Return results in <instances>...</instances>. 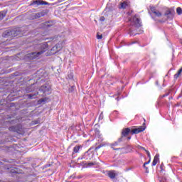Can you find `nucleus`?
<instances>
[{
  "instance_id": "24",
  "label": "nucleus",
  "mask_w": 182,
  "mask_h": 182,
  "mask_svg": "<svg viewBox=\"0 0 182 182\" xmlns=\"http://www.w3.org/2000/svg\"><path fill=\"white\" fill-rule=\"evenodd\" d=\"M55 49H58V46H54L51 50H55Z\"/></svg>"
},
{
  "instance_id": "20",
  "label": "nucleus",
  "mask_w": 182,
  "mask_h": 182,
  "mask_svg": "<svg viewBox=\"0 0 182 182\" xmlns=\"http://www.w3.org/2000/svg\"><path fill=\"white\" fill-rule=\"evenodd\" d=\"M150 161H151V159H149V160L147 162L144 164V167H146V165L147 164H150Z\"/></svg>"
},
{
  "instance_id": "2",
  "label": "nucleus",
  "mask_w": 182,
  "mask_h": 182,
  "mask_svg": "<svg viewBox=\"0 0 182 182\" xmlns=\"http://www.w3.org/2000/svg\"><path fill=\"white\" fill-rule=\"evenodd\" d=\"M146 130L145 127H139V128L133 129L130 130L129 128L124 129L122 131V136L126 137L129 134V133H132V134H138V133H141V132H144Z\"/></svg>"
},
{
  "instance_id": "16",
  "label": "nucleus",
  "mask_w": 182,
  "mask_h": 182,
  "mask_svg": "<svg viewBox=\"0 0 182 182\" xmlns=\"http://www.w3.org/2000/svg\"><path fill=\"white\" fill-rule=\"evenodd\" d=\"M79 150H80V146H76L74 147V153H79Z\"/></svg>"
},
{
  "instance_id": "23",
  "label": "nucleus",
  "mask_w": 182,
  "mask_h": 182,
  "mask_svg": "<svg viewBox=\"0 0 182 182\" xmlns=\"http://www.w3.org/2000/svg\"><path fill=\"white\" fill-rule=\"evenodd\" d=\"M94 164H93V163L91 162V163H88V165H87V166H89L90 167V166H94Z\"/></svg>"
},
{
  "instance_id": "27",
  "label": "nucleus",
  "mask_w": 182,
  "mask_h": 182,
  "mask_svg": "<svg viewBox=\"0 0 182 182\" xmlns=\"http://www.w3.org/2000/svg\"><path fill=\"white\" fill-rule=\"evenodd\" d=\"M118 141H119V143H120V141H122V139H119L118 140Z\"/></svg>"
},
{
  "instance_id": "15",
  "label": "nucleus",
  "mask_w": 182,
  "mask_h": 182,
  "mask_svg": "<svg viewBox=\"0 0 182 182\" xmlns=\"http://www.w3.org/2000/svg\"><path fill=\"white\" fill-rule=\"evenodd\" d=\"M176 13L178 14V15H181L182 14V9L181 7H178L176 9Z\"/></svg>"
},
{
  "instance_id": "1",
  "label": "nucleus",
  "mask_w": 182,
  "mask_h": 182,
  "mask_svg": "<svg viewBox=\"0 0 182 182\" xmlns=\"http://www.w3.org/2000/svg\"><path fill=\"white\" fill-rule=\"evenodd\" d=\"M38 48L40 49V51L29 53L28 55V58H29V59H38V58H39L42 53L46 52V49H48V45L46 43H41L38 45Z\"/></svg>"
},
{
  "instance_id": "14",
  "label": "nucleus",
  "mask_w": 182,
  "mask_h": 182,
  "mask_svg": "<svg viewBox=\"0 0 182 182\" xmlns=\"http://www.w3.org/2000/svg\"><path fill=\"white\" fill-rule=\"evenodd\" d=\"M4 16H6V11L0 12V19H2Z\"/></svg>"
},
{
  "instance_id": "9",
  "label": "nucleus",
  "mask_w": 182,
  "mask_h": 182,
  "mask_svg": "<svg viewBox=\"0 0 182 182\" xmlns=\"http://www.w3.org/2000/svg\"><path fill=\"white\" fill-rule=\"evenodd\" d=\"M127 6H129V4L127 1H124L123 3H121L120 4V9H126Z\"/></svg>"
},
{
  "instance_id": "26",
  "label": "nucleus",
  "mask_w": 182,
  "mask_h": 182,
  "mask_svg": "<svg viewBox=\"0 0 182 182\" xmlns=\"http://www.w3.org/2000/svg\"><path fill=\"white\" fill-rule=\"evenodd\" d=\"M142 150H144L146 151V149L144 147H141Z\"/></svg>"
},
{
  "instance_id": "30",
  "label": "nucleus",
  "mask_w": 182,
  "mask_h": 182,
  "mask_svg": "<svg viewBox=\"0 0 182 182\" xmlns=\"http://www.w3.org/2000/svg\"><path fill=\"white\" fill-rule=\"evenodd\" d=\"M117 100H119V98H117Z\"/></svg>"
},
{
  "instance_id": "19",
  "label": "nucleus",
  "mask_w": 182,
  "mask_h": 182,
  "mask_svg": "<svg viewBox=\"0 0 182 182\" xmlns=\"http://www.w3.org/2000/svg\"><path fill=\"white\" fill-rule=\"evenodd\" d=\"M103 38V36L102 34H99V33L97 34V39H102Z\"/></svg>"
},
{
  "instance_id": "25",
  "label": "nucleus",
  "mask_w": 182,
  "mask_h": 182,
  "mask_svg": "<svg viewBox=\"0 0 182 182\" xmlns=\"http://www.w3.org/2000/svg\"><path fill=\"white\" fill-rule=\"evenodd\" d=\"M13 129H14V127H11L9 128V130H14Z\"/></svg>"
},
{
  "instance_id": "11",
  "label": "nucleus",
  "mask_w": 182,
  "mask_h": 182,
  "mask_svg": "<svg viewBox=\"0 0 182 182\" xmlns=\"http://www.w3.org/2000/svg\"><path fill=\"white\" fill-rule=\"evenodd\" d=\"M182 68L178 71L176 74L174 75V79H178L179 76L181 75Z\"/></svg>"
},
{
  "instance_id": "6",
  "label": "nucleus",
  "mask_w": 182,
  "mask_h": 182,
  "mask_svg": "<svg viewBox=\"0 0 182 182\" xmlns=\"http://www.w3.org/2000/svg\"><path fill=\"white\" fill-rule=\"evenodd\" d=\"M151 11L152 12V14H154V15L155 16H156L157 18H160L161 16V12H160V11L157 10L156 9V7H151Z\"/></svg>"
},
{
  "instance_id": "18",
  "label": "nucleus",
  "mask_w": 182,
  "mask_h": 182,
  "mask_svg": "<svg viewBox=\"0 0 182 182\" xmlns=\"http://www.w3.org/2000/svg\"><path fill=\"white\" fill-rule=\"evenodd\" d=\"M149 159H150V160H151V155H150V151H149L148 150H145Z\"/></svg>"
},
{
  "instance_id": "29",
  "label": "nucleus",
  "mask_w": 182,
  "mask_h": 182,
  "mask_svg": "<svg viewBox=\"0 0 182 182\" xmlns=\"http://www.w3.org/2000/svg\"><path fill=\"white\" fill-rule=\"evenodd\" d=\"M41 102H45V100H42V101Z\"/></svg>"
},
{
  "instance_id": "28",
  "label": "nucleus",
  "mask_w": 182,
  "mask_h": 182,
  "mask_svg": "<svg viewBox=\"0 0 182 182\" xmlns=\"http://www.w3.org/2000/svg\"><path fill=\"white\" fill-rule=\"evenodd\" d=\"M127 139H128V140H130V139H132V137H131V136H129V137H128Z\"/></svg>"
},
{
  "instance_id": "3",
  "label": "nucleus",
  "mask_w": 182,
  "mask_h": 182,
  "mask_svg": "<svg viewBox=\"0 0 182 182\" xmlns=\"http://www.w3.org/2000/svg\"><path fill=\"white\" fill-rule=\"evenodd\" d=\"M130 22L134 25V26H136V28H139L141 26V21H140V18L137 17V16H135L133 18L129 20Z\"/></svg>"
},
{
  "instance_id": "13",
  "label": "nucleus",
  "mask_w": 182,
  "mask_h": 182,
  "mask_svg": "<svg viewBox=\"0 0 182 182\" xmlns=\"http://www.w3.org/2000/svg\"><path fill=\"white\" fill-rule=\"evenodd\" d=\"M119 145V142H114L113 144H111V149H113V150H119L120 149H116L114 148L115 146H118Z\"/></svg>"
},
{
  "instance_id": "8",
  "label": "nucleus",
  "mask_w": 182,
  "mask_h": 182,
  "mask_svg": "<svg viewBox=\"0 0 182 182\" xmlns=\"http://www.w3.org/2000/svg\"><path fill=\"white\" fill-rule=\"evenodd\" d=\"M160 156L159 154H156L155 156H154V161L152 162V166H156V164H157V162L159 161V158Z\"/></svg>"
},
{
  "instance_id": "5",
  "label": "nucleus",
  "mask_w": 182,
  "mask_h": 182,
  "mask_svg": "<svg viewBox=\"0 0 182 182\" xmlns=\"http://www.w3.org/2000/svg\"><path fill=\"white\" fill-rule=\"evenodd\" d=\"M16 30H7L3 33V36L6 38V36H16Z\"/></svg>"
},
{
  "instance_id": "12",
  "label": "nucleus",
  "mask_w": 182,
  "mask_h": 182,
  "mask_svg": "<svg viewBox=\"0 0 182 182\" xmlns=\"http://www.w3.org/2000/svg\"><path fill=\"white\" fill-rule=\"evenodd\" d=\"M41 90H42V92H43V93H46V92L49 91V87H46V86H42L41 87Z\"/></svg>"
},
{
  "instance_id": "7",
  "label": "nucleus",
  "mask_w": 182,
  "mask_h": 182,
  "mask_svg": "<svg viewBox=\"0 0 182 182\" xmlns=\"http://www.w3.org/2000/svg\"><path fill=\"white\" fill-rule=\"evenodd\" d=\"M107 174L109 178H116L117 173H116V171H107Z\"/></svg>"
},
{
  "instance_id": "22",
  "label": "nucleus",
  "mask_w": 182,
  "mask_h": 182,
  "mask_svg": "<svg viewBox=\"0 0 182 182\" xmlns=\"http://www.w3.org/2000/svg\"><path fill=\"white\" fill-rule=\"evenodd\" d=\"M28 98H29V99H33V95H28Z\"/></svg>"
},
{
  "instance_id": "21",
  "label": "nucleus",
  "mask_w": 182,
  "mask_h": 182,
  "mask_svg": "<svg viewBox=\"0 0 182 182\" xmlns=\"http://www.w3.org/2000/svg\"><path fill=\"white\" fill-rule=\"evenodd\" d=\"M100 20L101 21V22L105 21V16H101Z\"/></svg>"
},
{
  "instance_id": "17",
  "label": "nucleus",
  "mask_w": 182,
  "mask_h": 182,
  "mask_svg": "<svg viewBox=\"0 0 182 182\" xmlns=\"http://www.w3.org/2000/svg\"><path fill=\"white\" fill-rule=\"evenodd\" d=\"M168 15H171V11L170 10H167L165 13V16H168Z\"/></svg>"
},
{
  "instance_id": "10",
  "label": "nucleus",
  "mask_w": 182,
  "mask_h": 182,
  "mask_svg": "<svg viewBox=\"0 0 182 182\" xmlns=\"http://www.w3.org/2000/svg\"><path fill=\"white\" fill-rule=\"evenodd\" d=\"M45 16V13L43 11H41L35 14L36 18H41Z\"/></svg>"
},
{
  "instance_id": "4",
  "label": "nucleus",
  "mask_w": 182,
  "mask_h": 182,
  "mask_svg": "<svg viewBox=\"0 0 182 182\" xmlns=\"http://www.w3.org/2000/svg\"><path fill=\"white\" fill-rule=\"evenodd\" d=\"M33 6H39V5H50L49 3L44 1L43 0L33 1L31 4Z\"/></svg>"
}]
</instances>
